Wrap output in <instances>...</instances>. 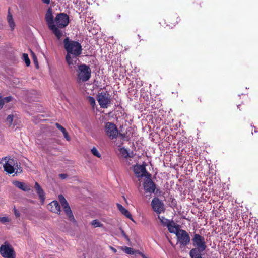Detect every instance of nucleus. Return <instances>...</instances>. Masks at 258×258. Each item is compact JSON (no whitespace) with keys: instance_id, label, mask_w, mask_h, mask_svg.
Returning a JSON list of instances; mask_svg holds the SVG:
<instances>
[{"instance_id":"24","label":"nucleus","mask_w":258,"mask_h":258,"mask_svg":"<svg viewBox=\"0 0 258 258\" xmlns=\"http://www.w3.org/2000/svg\"><path fill=\"white\" fill-rule=\"evenodd\" d=\"M121 249L126 253L128 254H134V251L133 248L126 246L121 247Z\"/></svg>"},{"instance_id":"29","label":"nucleus","mask_w":258,"mask_h":258,"mask_svg":"<svg viewBox=\"0 0 258 258\" xmlns=\"http://www.w3.org/2000/svg\"><path fill=\"white\" fill-rule=\"evenodd\" d=\"M88 101L90 104L94 107L95 105V99L92 97H89L88 98Z\"/></svg>"},{"instance_id":"3","label":"nucleus","mask_w":258,"mask_h":258,"mask_svg":"<svg viewBox=\"0 0 258 258\" xmlns=\"http://www.w3.org/2000/svg\"><path fill=\"white\" fill-rule=\"evenodd\" d=\"M45 20L49 28L53 32L57 38L59 40L62 36V31L54 24L51 8H49L45 14Z\"/></svg>"},{"instance_id":"26","label":"nucleus","mask_w":258,"mask_h":258,"mask_svg":"<svg viewBox=\"0 0 258 258\" xmlns=\"http://www.w3.org/2000/svg\"><path fill=\"white\" fill-rule=\"evenodd\" d=\"M23 60L25 61L26 66H29L30 64V60L29 58L28 54L26 53H23Z\"/></svg>"},{"instance_id":"8","label":"nucleus","mask_w":258,"mask_h":258,"mask_svg":"<svg viewBox=\"0 0 258 258\" xmlns=\"http://www.w3.org/2000/svg\"><path fill=\"white\" fill-rule=\"evenodd\" d=\"M97 100L101 108H107L110 104V97L107 92L99 93Z\"/></svg>"},{"instance_id":"1","label":"nucleus","mask_w":258,"mask_h":258,"mask_svg":"<svg viewBox=\"0 0 258 258\" xmlns=\"http://www.w3.org/2000/svg\"><path fill=\"white\" fill-rule=\"evenodd\" d=\"M64 47L67 52L66 60L71 69H75L78 59L77 56L82 53V46L77 41H73L67 37L63 41Z\"/></svg>"},{"instance_id":"10","label":"nucleus","mask_w":258,"mask_h":258,"mask_svg":"<svg viewBox=\"0 0 258 258\" xmlns=\"http://www.w3.org/2000/svg\"><path fill=\"white\" fill-rule=\"evenodd\" d=\"M54 21L56 27L63 28L68 25L69 18L66 14L60 13L56 15Z\"/></svg>"},{"instance_id":"15","label":"nucleus","mask_w":258,"mask_h":258,"mask_svg":"<svg viewBox=\"0 0 258 258\" xmlns=\"http://www.w3.org/2000/svg\"><path fill=\"white\" fill-rule=\"evenodd\" d=\"M48 208L51 212L60 214L61 212L60 206L57 201L51 202L48 205Z\"/></svg>"},{"instance_id":"11","label":"nucleus","mask_w":258,"mask_h":258,"mask_svg":"<svg viewBox=\"0 0 258 258\" xmlns=\"http://www.w3.org/2000/svg\"><path fill=\"white\" fill-rule=\"evenodd\" d=\"M177 241L180 244L181 246H185L190 242V237L188 233L182 229L179 230L176 233Z\"/></svg>"},{"instance_id":"22","label":"nucleus","mask_w":258,"mask_h":258,"mask_svg":"<svg viewBox=\"0 0 258 258\" xmlns=\"http://www.w3.org/2000/svg\"><path fill=\"white\" fill-rule=\"evenodd\" d=\"M91 225L93 226L94 228L103 227V224L97 219L93 220L91 222Z\"/></svg>"},{"instance_id":"37","label":"nucleus","mask_w":258,"mask_h":258,"mask_svg":"<svg viewBox=\"0 0 258 258\" xmlns=\"http://www.w3.org/2000/svg\"><path fill=\"white\" fill-rule=\"evenodd\" d=\"M4 100L3 99V98H1L0 97V108H2L4 104Z\"/></svg>"},{"instance_id":"17","label":"nucleus","mask_w":258,"mask_h":258,"mask_svg":"<svg viewBox=\"0 0 258 258\" xmlns=\"http://www.w3.org/2000/svg\"><path fill=\"white\" fill-rule=\"evenodd\" d=\"M13 184L16 187L23 191H28L31 190L30 187L24 182L15 181L13 182Z\"/></svg>"},{"instance_id":"21","label":"nucleus","mask_w":258,"mask_h":258,"mask_svg":"<svg viewBox=\"0 0 258 258\" xmlns=\"http://www.w3.org/2000/svg\"><path fill=\"white\" fill-rule=\"evenodd\" d=\"M158 218L164 226H167L171 222V221L162 216H158Z\"/></svg>"},{"instance_id":"33","label":"nucleus","mask_w":258,"mask_h":258,"mask_svg":"<svg viewBox=\"0 0 258 258\" xmlns=\"http://www.w3.org/2000/svg\"><path fill=\"white\" fill-rule=\"evenodd\" d=\"M63 135L64 136V137L66 138V139L67 140V141H70V138L67 133V131L64 132V133H63Z\"/></svg>"},{"instance_id":"35","label":"nucleus","mask_w":258,"mask_h":258,"mask_svg":"<svg viewBox=\"0 0 258 258\" xmlns=\"http://www.w3.org/2000/svg\"><path fill=\"white\" fill-rule=\"evenodd\" d=\"M14 214L17 217H19L20 215L19 212L17 211L15 208H14Z\"/></svg>"},{"instance_id":"27","label":"nucleus","mask_w":258,"mask_h":258,"mask_svg":"<svg viewBox=\"0 0 258 258\" xmlns=\"http://www.w3.org/2000/svg\"><path fill=\"white\" fill-rule=\"evenodd\" d=\"M13 121V115L12 114L9 115L7 116V119H6L7 124L9 126H10L12 124Z\"/></svg>"},{"instance_id":"34","label":"nucleus","mask_w":258,"mask_h":258,"mask_svg":"<svg viewBox=\"0 0 258 258\" xmlns=\"http://www.w3.org/2000/svg\"><path fill=\"white\" fill-rule=\"evenodd\" d=\"M121 234L122 235V236L128 241H130V239L128 238V237L126 235V234L125 233V232L122 230L121 231Z\"/></svg>"},{"instance_id":"6","label":"nucleus","mask_w":258,"mask_h":258,"mask_svg":"<svg viewBox=\"0 0 258 258\" xmlns=\"http://www.w3.org/2000/svg\"><path fill=\"white\" fill-rule=\"evenodd\" d=\"M58 199L61 204V206L67 216L68 217V219L73 223H76L75 219L72 213L70 207L63 196L62 195H59Z\"/></svg>"},{"instance_id":"5","label":"nucleus","mask_w":258,"mask_h":258,"mask_svg":"<svg viewBox=\"0 0 258 258\" xmlns=\"http://www.w3.org/2000/svg\"><path fill=\"white\" fill-rule=\"evenodd\" d=\"M105 134L109 139L113 140L116 139L118 135V130L115 124L110 122L105 123L104 126Z\"/></svg>"},{"instance_id":"32","label":"nucleus","mask_w":258,"mask_h":258,"mask_svg":"<svg viewBox=\"0 0 258 258\" xmlns=\"http://www.w3.org/2000/svg\"><path fill=\"white\" fill-rule=\"evenodd\" d=\"M12 97L11 96L6 97L3 98L4 102H9L12 100Z\"/></svg>"},{"instance_id":"18","label":"nucleus","mask_w":258,"mask_h":258,"mask_svg":"<svg viewBox=\"0 0 258 258\" xmlns=\"http://www.w3.org/2000/svg\"><path fill=\"white\" fill-rule=\"evenodd\" d=\"M117 207L119 210V211L125 216H126L128 219L133 221V219L132 218V216L130 213V212L126 209L123 206H122L121 204H117Z\"/></svg>"},{"instance_id":"31","label":"nucleus","mask_w":258,"mask_h":258,"mask_svg":"<svg viewBox=\"0 0 258 258\" xmlns=\"http://www.w3.org/2000/svg\"><path fill=\"white\" fill-rule=\"evenodd\" d=\"M32 54H33V61L36 66V67L37 68H38V62L37 61V58H36V56L34 54V53H32Z\"/></svg>"},{"instance_id":"36","label":"nucleus","mask_w":258,"mask_h":258,"mask_svg":"<svg viewBox=\"0 0 258 258\" xmlns=\"http://www.w3.org/2000/svg\"><path fill=\"white\" fill-rule=\"evenodd\" d=\"M59 176L62 179H64L66 178L67 175L66 174H59Z\"/></svg>"},{"instance_id":"4","label":"nucleus","mask_w":258,"mask_h":258,"mask_svg":"<svg viewBox=\"0 0 258 258\" xmlns=\"http://www.w3.org/2000/svg\"><path fill=\"white\" fill-rule=\"evenodd\" d=\"M91 70L89 66L83 64L78 66L77 81L79 83L87 81L91 77Z\"/></svg>"},{"instance_id":"7","label":"nucleus","mask_w":258,"mask_h":258,"mask_svg":"<svg viewBox=\"0 0 258 258\" xmlns=\"http://www.w3.org/2000/svg\"><path fill=\"white\" fill-rule=\"evenodd\" d=\"M0 253L4 257L15 258L14 251L12 246L6 242L1 246Z\"/></svg>"},{"instance_id":"39","label":"nucleus","mask_w":258,"mask_h":258,"mask_svg":"<svg viewBox=\"0 0 258 258\" xmlns=\"http://www.w3.org/2000/svg\"><path fill=\"white\" fill-rule=\"evenodd\" d=\"M111 249L112 250V251L114 253H116L117 252V250L116 249H115L114 248L112 247H110Z\"/></svg>"},{"instance_id":"38","label":"nucleus","mask_w":258,"mask_h":258,"mask_svg":"<svg viewBox=\"0 0 258 258\" xmlns=\"http://www.w3.org/2000/svg\"><path fill=\"white\" fill-rule=\"evenodd\" d=\"M42 2L46 4H49L50 3V0H42Z\"/></svg>"},{"instance_id":"13","label":"nucleus","mask_w":258,"mask_h":258,"mask_svg":"<svg viewBox=\"0 0 258 258\" xmlns=\"http://www.w3.org/2000/svg\"><path fill=\"white\" fill-rule=\"evenodd\" d=\"M133 171L136 176L139 178L144 176L146 177L150 175L147 173L145 167L143 165H135L133 167Z\"/></svg>"},{"instance_id":"28","label":"nucleus","mask_w":258,"mask_h":258,"mask_svg":"<svg viewBox=\"0 0 258 258\" xmlns=\"http://www.w3.org/2000/svg\"><path fill=\"white\" fill-rule=\"evenodd\" d=\"M10 219L8 217H0V222L4 224L10 221Z\"/></svg>"},{"instance_id":"30","label":"nucleus","mask_w":258,"mask_h":258,"mask_svg":"<svg viewBox=\"0 0 258 258\" xmlns=\"http://www.w3.org/2000/svg\"><path fill=\"white\" fill-rule=\"evenodd\" d=\"M56 126L58 129L60 130L62 133L66 131V129L58 123H56Z\"/></svg>"},{"instance_id":"19","label":"nucleus","mask_w":258,"mask_h":258,"mask_svg":"<svg viewBox=\"0 0 258 258\" xmlns=\"http://www.w3.org/2000/svg\"><path fill=\"white\" fill-rule=\"evenodd\" d=\"M167 227L170 233H175L176 235L180 230L178 228V225H175V223L173 221H171Z\"/></svg>"},{"instance_id":"23","label":"nucleus","mask_w":258,"mask_h":258,"mask_svg":"<svg viewBox=\"0 0 258 258\" xmlns=\"http://www.w3.org/2000/svg\"><path fill=\"white\" fill-rule=\"evenodd\" d=\"M119 152L122 156L125 158H127L130 156L128 151L124 148H120Z\"/></svg>"},{"instance_id":"16","label":"nucleus","mask_w":258,"mask_h":258,"mask_svg":"<svg viewBox=\"0 0 258 258\" xmlns=\"http://www.w3.org/2000/svg\"><path fill=\"white\" fill-rule=\"evenodd\" d=\"M34 187L41 203H43L45 199V194L43 190L37 182H35Z\"/></svg>"},{"instance_id":"9","label":"nucleus","mask_w":258,"mask_h":258,"mask_svg":"<svg viewBox=\"0 0 258 258\" xmlns=\"http://www.w3.org/2000/svg\"><path fill=\"white\" fill-rule=\"evenodd\" d=\"M192 243L194 249H198L201 251H204L206 248V242L204 238L199 234H196L192 239Z\"/></svg>"},{"instance_id":"2","label":"nucleus","mask_w":258,"mask_h":258,"mask_svg":"<svg viewBox=\"0 0 258 258\" xmlns=\"http://www.w3.org/2000/svg\"><path fill=\"white\" fill-rule=\"evenodd\" d=\"M2 162H4L3 168L4 171L8 174L15 172L17 174L22 172V167L16 159L5 157L2 159Z\"/></svg>"},{"instance_id":"12","label":"nucleus","mask_w":258,"mask_h":258,"mask_svg":"<svg viewBox=\"0 0 258 258\" xmlns=\"http://www.w3.org/2000/svg\"><path fill=\"white\" fill-rule=\"evenodd\" d=\"M151 207L153 211L158 214L164 212V203L158 198H154L151 202Z\"/></svg>"},{"instance_id":"14","label":"nucleus","mask_w":258,"mask_h":258,"mask_svg":"<svg viewBox=\"0 0 258 258\" xmlns=\"http://www.w3.org/2000/svg\"><path fill=\"white\" fill-rule=\"evenodd\" d=\"M150 175L145 177L144 182V188L146 192L150 194L154 193L156 188L154 183L150 178Z\"/></svg>"},{"instance_id":"25","label":"nucleus","mask_w":258,"mask_h":258,"mask_svg":"<svg viewBox=\"0 0 258 258\" xmlns=\"http://www.w3.org/2000/svg\"><path fill=\"white\" fill-rule=\"evenodd\" d=\"M91 152L92 154L93 155H94L95 156H96L98 158L101 157V154H100V153L99 152V151H98V150L96 148L93 147L91 149Z\"/></svg>"},{"instance_id":"40","label":"nucleus","mask_w":258,"mask_h":258,"mask_svg":"<svg viewBox=\"0 0 258 258\" xmlns=\"http://www.w3.org/2000/svg\"><path fill=\"white\" fill-rule=\"evenodd\" d=\"M142 256L143 258H147L146 256H145V255L142 254Z\"/></svg>"},{"instance_id":"20","label":"nucleus","mask_w":258,"mask_h":258,"mask_svg":"<svg viewBox=\"0 0 258 258\" xmlns=\"http://www.w3.org/2000/svg\"><path fill=\"white\" fill-rule=\"evenodd\" d=\"M7 20L9 23L10 27H11V30H13L15 26V24L14 22L12 15L10 14V12L8 13L7 16Z\"/></svg>"}]
</instances>
